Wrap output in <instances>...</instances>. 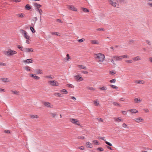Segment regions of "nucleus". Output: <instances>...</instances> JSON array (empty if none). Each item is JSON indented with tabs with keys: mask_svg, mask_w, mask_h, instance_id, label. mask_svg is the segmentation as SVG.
I'll return each instance as SVG.
<instances>
[{
	"mask_svg": "<svg viewBox=\"0 0 152 152\" xmlns=\"http://www.w3.org/2000/svg\"><path fill=\"white\" fill-rule=\"evenodd\" d=\"M94 57L97 61L99 62V64H102V63L104 60L105 56L102 53H98L94 54Z\"/></svg>",
	"mask_w": 152,
	"mask_h": 152,
	"instance_id": "f257e3e1",
	"label": "nucleus"
},
{
	"mask_svg": "<svg viewBox=\"0 0 152 152\" xmlns=\"http://www.w3.org/2000/svg\"><path fill=\"white\" fill-rule=\"evenodd\" d=\"M16 51L12 50L10 49H8L7 51H4V54L6 56H13L17 54Z\"/></svg>",
	"mask_w": 152,
	"mask_h": 152,
	"instance_id": "f03ea898",
	"label": "nucleus"
},
{
	"mask_svg": "<svg viewBox=\"0 0 152 152\" xmlns=\"http://www.w3.org/2000/svg\"><path fill=\"white\" fill-rule=\"evenodd\" d=\"M110 4L114 7H118L119 6L118 0H108Z\"/></svg>",
	"mask_w": 152,
	"mask_h": 152,
	"instance_id": "7ed1b4c3",
	"label": "nucleus"
},
{
	"mask_svg": "<svg viewBox=\"0 0 152 152\" xmlns=\"http://www.w3.org/2000/svg\"><path fill=\"white\" fill-rule=\"evenodd\" d=\"M20 32L21 34L23 35L24 37L26 39H29V38H30V36L28 35L27 33L25 30L21 29L20 30Z\"/></svg>",
	"mask_w": 152,
	"mask_h": 152,
	"instance_id": "20e7f679",
	"label": "nucleus"
},
{
	"mask_svg": "<svg viewBox=\"0 0 152 152\" xmlns=\"http://www.w3.org/2000/svg\"><path fill=\"white\" fill-rule=\"evenodd\" d=\"M43 103L44 106L50 108H53V104H51V103L48 102H44Z\"/></svg>",
	"mask_w": 152,
	"mask_h": 152,
	"instance_id": "39448f33",
	"label": "nucleus"
},
{
	"mask_svg": "<svg viewBox=\"0 0 152 152\" xmlns=\"http://www.w3.org/2000/svg\"><path fill=\"white\" fill-rule=\"evenodd\" d=\"M70 121L72 123L74 124L75 125L80 126V124L78 120H77L75 118H70Z\"/></svg>",
	"mask_w": 152,
	"mask_h": 152,
	"instance_id": "423d86ee",
	"label": "nucleus"
},
{
	"mask_svg": "<svg viewBox=\"0 0 152 152\" xmlns=\"http://www.w3.org/2000/svg\"><path fill=\"white\" fill-rule=\"evenodd\" d=\"M49 84L52 86H58V83L56 80H51L48 82Z\"/></svg>",
	"mask_w": 152,
	"mask_h": 152,
	"instance_id": "0eeeda50",
	"label": "nucleus"
},
{
	"mask_svg": "<svg viewBox=\"0 0 152 152\" xmlns=\"http://www.w3.org/2000/svg\"><path fill=\"white\" fill-rule=\"evenodd\" d=\"M33 49L32 48H24V50H23V52L30 53L33 52Z\"/></svg>",
	"mask_w": 152,
	"mask_h": 152,
	"instance_id": "6e6552de",
	"label": "nucleus"
},
{
	"mask_svg": "<svg viewBox=\"0 0 152 152\" xmlns=\"http://www.w3.org/2000/svg\"><path fill=\"white\" fill-rule=\"evenodd\" d=\"M75 79L77 81H81L83 80V77L80 75H77L74 76Z\"/></svg>",
	"mask_w": 152,
	"mask_h": 152,
	"instance_id": "1a4fd4ad",
	"label": "nucleus"
},
{
	"mask_svg": "<svg viewBox=\"0 0 152 152\" xmlns=\"http://www.w3.org/2000/svg\"><path fill=\"white\" fill-rule=\"evenodd\" d=\"M115 61H122L121 56H114L112 57Z\"/></svg>",
	"mask_w": 152,
	"mask_h": 152,
	"instance_id": "9d476101",
	"label": "nucleus"
},
{
	"mask_svg": "<svg viewBox=\"0 0 152 152\" xmlns=\"http://www.w3.org/2000/svg\"><path fill=\"white\" fill-rule=\"evenodd\" d=\"M114 121L117 123H119L121 121H123V120L122 118L120 117H114L113 118Z\"/></svg>",
	"mask_w": 152,
	"mask_h": 152,
	"instance_id": "9b49d317",
	"label": "nucleus"
},
{
	"mask_svg": "<svg viewBox=\"0 0 152 152\" xmlns=\"http://www.w3.org/2000/svg\"><path fill=\"white\" fill-rule=\"evenodd\" d=\"M23 62L25 64H29L33 62V60L31 58L28 59L23 60Z\"/></svg>",
	"mask_w": 152,
	"mask_h": 152,
	"instance_id": "f8f14e48",
	"label": "nucleus"
},
{
	"mask_svg": "<svg viewBox=\"0 0 152 152\" xmlns=\"http://www.w3.org/2000/svg\"><path fill=\"white\" fill-rule=\"evenodd\" d=\"M134 120L136 122L139 123L140 122L143 121H144V119L140 117H139L135 118Z\"/></svg>",
	"mask_w": 152,
	"mask_h": 152,
	"instance_id": "ddd939ff",
	"label": "nucleus"
},
{
	"mask_svg": "<svg viewBox=\"0 0 152 152\" xmlns=\"http://www.w3.org/2000/svg\"><path fill=\"white\" fill-rule=\"evenodd\" d=\"M134 100L135 103H138L142 102V99L140 97H137L134 99Z\"/></svg>",
	"mask_w": 152,
	"mask_h": 152,
	"instance_id": "4468645a",
	"label": "nucleus"
},
{
	"mask_svg": "<svg viewBox=\"0 0 152 152\" xmlns=\"http://www.w3.org/2000/svg\"><path fill=\"white\" fill-rule=\"evenodd\" d=\"M132 59L133 61H135L141 60V58L140 56H137L133 58Z\"/></svg>",
	"mask_w": 152,
	"mask_h": 152,
	"instance_id": "2eb2a0df",
	"label": "nucleus"
},
{
	"mask_svg": "<svg viewBox=\"0 0 152 152\" xmlns=\"http://www.w3.org/2000/svg\"><path fill=\"white\" fill-rule=\"evenodd\" d=\"M132 113H136L138 112V111L135 109H130L128 110Z\"/></svg>",
	"mask_w": 152,
	"mask_h": 152,
	"instance_id": "dca6fc26",
	"label": "nucleus"
},
{
	"mask_svg": "<svg viewBox=\"0 0 152 152\" xmlns=\"http://www.w3.org/2000/svg\"><path fill=\"white\" fill-rule=\"evenodd\" d=\"M34 75V74H30V76L31 77H34L36 80H39L40 79V78L38 76Z\"/></svg>",
	"mask_w": 152,
	"mask_h": 152,
	"instance_id": "f3484780",
	"label": "nucleus"
},
{
	"mask_svg": "<svg viewBox=\"0 0 152 152\" xmlns=\"http://www.w3.org/2000/svg\"><path fill=\"white\" fill-rule=\"evenodd\" d=\"M134 83L137 84H144L145 83L144 81L143 80H136L135 81Z\"/></svg>",
	"mask_w": 152,
	"mask_h": 152,
	"instance_id": "a211bd4d",
	"label": "nucleus"
},
{
	"mask_svg": "<svg viewBox=\"0 0 152 152\" xmlns=\"http://www.w3.org/2000/svg\"><path fill=\"white\" fill-rule=\"evenodd\" d=\"M1 80L4 82L6 83L7 82H9L10 81V80L7 78H2Z\"/></svg>",
	"mask_w": 152,
	"mask_h": 152,
	"instance_id": "6ab92c4d",
	"label": "nucleus"
},
{
	"mask_svg": "<svg viewBox=\"0 0 152 152\" xmlns=\"http://www.w3.org/2000/svg\"><path fill=\"white\" fill-rule=\"evenodd\" d=\"M86 146L89 148H92L93 146L92 144L89 142H87L86 143Z\"/></svg>",
	"mask_w": 152,
	"mask_h": 152,
	"instance_id": "aec40b11",
	"label": "nucleus"
},
{
	"mask_svg": "<svg viewBox=\"0 0 152 152\" xmlns=\"http://www.w3.org/2000/svg\"><path fill=\"white\" fill-rule=\"evenodd\" d=\"M69 8L71 10L74 11H77L75 7L73 5L69 6Z\"/></svg>",
	"mask_w": 152,
	"mask_h": 152,
	"instance_id": "412c9836",
	"label": "nucleus"
},
{
	"mask_svg": "<svg viewBox=\"0 0 152 152\" xmlns=\"http://www.w3.org/2000/svg\"><path fill=\"white\" fill-rule=\"evenodd\" d=\"M35 72L37 74H42L43 73L42 70L40 69H36Z\"/></svg>",
	"mask_w": 152,
	"mask_h": 152,
	"instance_id": "4be33fe9",
	"label": "nucleus"
},
{
	"mask_svg": "<svg viewBox=\"0 0 152 152\" xmlns=\"http://www.w3.org/2000/svg\"><path fill=\"white\" fill-rule=\"evenodd\" d=\"M91 42L92 44L98 45L99 44V42L96 40H91Z\"/></svg>",
	"mask_w": 152,
	"mask_h": 152,
	"instance_id": "5701e85b",
	"label": "nucleus"
},
{
	"mask_svg": "<svg viewBox=\"0 0 152 152\" xmlns=\"http://www.w3.org/2000/svg\"><path fill=\"white\" fill-rule=\"evenodd\" d=\"M78 67L80 69H86L87 68L86 67L84 66L83 65H78Z\"/></svg>",
	"mask_w": 152,
	"mask_h": 152,
	"instance_id": "b1692460",
	"label": "nucleus"
},
{
	"mask_svg": "<svg viewBox=\"0 0 152 152\" xmlns=\"http://www.w3.org/2000/svg\"><path fill=\"white\" fill-rule=\"evenodd\" d=\"M34 6L35 7H37V10H38V9H39V8L41 7V5L40 4H38L37 3H34Z\"/></svg>",
	"mask_w": 152,
	"mask_h": 152,
	"instance_id": "393cba45",
	"label": "nucleus"
},
{
	"mask_svg": "<svg viewBox=\"0 0 152 152\" xmlns=\"http://www.w3.org/2000/svg\"><path fill=\"white\" fill-rule=\"evenodd\" d=\"M31 6L27 4L25 6V8L26 10H30L31 9Z\"/></svg>",
	"mask_w": 152,
	"mask_h": 152,
	"instance_id": "a878e982",
	"label": "nucleus"
},
{
	"mask_svg": "<svg viewBox=\"0 0 152 152\" xmlns=\"http://www.w3.org/2000/svg\"><path fill=\"white\" fill-rule=\"evenodd\" d=\"M99 89L101 91H105L107 90V88L106 86H103L100 87Z\"/></svg>",
	"mask_w": 152,
	"mask_h": 152,
	"instance_id": "bb28decb",
	"label": "nucleus"
},
{
	"mask_svg": "<svg viewBox=\"0 0 152 152\" xmlns=\"http://www.w3.org/2000/svg\"><path fill=\"white\" fill-rule=\"evenodd\" d=\"M99 102L97 99L95 100L94 101V103L96 106H97L99 104Z\"/></svg>",
	"mask_w": 152,
	"mask_h": 152,
	"instance_id": "cd10ccee",
	"label": "nucleus"
},
{
	"mask_svg": "<svg viewBox=\"0 0 152 152\" xmlns=\"http://www.w3.org/2000/svg\"><path fill=\"white\" fill-rule=\"evenodd\" d=\"M30 117L32 119H34L35 118H37L39 117L37 115H30Z\"/></svg>",
	"mask_w": 152,
	"mask_h": 152,
	"instance_id": "c85d7f7f",
	"label": "nucleus"
},
{
	"mask_svg": "<svg viewBox=\"0 0 152 152\" xmlns=\"http://www.w3.org/2000/svg\"><path fill=\"white\" fill-rule=\"evenodd\" d=\"M82 9L83 11L85 12H89V10L86 8H82Z\"/></svg>",
	"mask_w": 152,
	"mask_h": 152,
	"instance_id": "c756f323",
	"label": "nucleus"
},
{
	"mask_svg": "<svg viewBox=\"0 0 152 152\" xmlns=\"http://www.w3.org/2000/svg\"><path fill=\"white\" fill-rule=\"evenodd\" d=\"M51 116L52 118H55L57 115L56 113H50Z\"/></svg>",
	"mask_w": 152,
	"mask_h": 152,
	"instance_id": "7c9ffc66",
	"label": "nucleus"
},
{
	"mask_svg": "<svg viewBox=\"0 0 152 152\" xmlns=\"http://www.w3.org/2000/svg\"><path fill=\"white\" fill-rule=\"evenodd\" d=\"M69 59H70V56H69V54H67L66 55V57L65 58H64V59L65 60H66L67 61H69Z\"/></svg>",
	"mask_w": 152,
	"mask_h": 152,
	"instance_id": "2f4dec72",
	"label": "nucleus"
},
{
	"mask_svg": "<svg viewBox=\"0 0 152 152\" xmlns=\"http://www.w3.org/2000/svg\"><path fill=\"white\" fill-rule=\"evenodd\" d=\"M51 34L52 35H57L58 36H59L60 35H59V34L58 32H51Z\"/></svg>",
	"mask_w": 152,
	"mask_h": 152,
	"instance_id": "473e14b6",
	"label": "nucleus"
},
{
	"mask_svg": "<svg viewBox=\"0 0 152 152\" xmlns=\"http://www.w3.org/2000/svg\"><path fill=\"white\" fill-rule=\"evenodd\" d=\"M96 119H97V121L99 122H102L104 121L102 119L100 118H96Z\"/></svg>",
	"mask_w": 152,
	"mask_h": 152,
	"instance_id": "72a5a7b5",
	"label": "nucleus"
},
{
	"mask_svg": "<svg viewBox=\"0 0 152 152\" xmlns=\"http://www.w3.org/2000/svg\"><path fill=\"white\" fill-rule=\"evenodd\" d=\"M17 16L20 18H23L24 17V14L23 13L19 14L17 15Z\"/></svg>",
	"mask_w": 152,
	"mask_h": 152,
	"instance_id": "f704fd0d",
	"label": "nucleus"
},
{
	"mask_svg": "<svg viewBox=\"0 0 152 152\" xmlns=\"http://www.w3.org/2000/svg\"><path fill=\"white\" fill-rule=\"evenodd\" d=\"M122 127L123 128H129V127L128 126L127 124H126L124 123L122 124Z\"/></svg>",
	"mask_w": 152,
	"mask_h": 152,
	"instance_id": "c9c22d12",
	"label": "nucleus"
},
{
	"mask_svg": "<svg viewBox=\"0 0 152 152\" xmlns=\"http://www.w3.org/2000/svg\"><path fill=\"white\" fill-rule=\"evenodd\" d=\"M113 104L115 106L119 107H121V105L119 103H118L116 102H113Z\"/></svg>",
	"mask_w": 152,
	"mask_h": 152,
	"instance_id": "e433bc0d",
	"label": "nucleus"
},
{
	"mask_svg": "<svg viewBox=\"0 0 152 152\" xmlns=\"http://www.w3.org/2000/svg\"><path fill=\"white\" fill-rule=\"evenodd\" d=\"M17 47L19 49H20L22 51L23 50H24V48H23V47L22 46H20L19 45H17Z\"/></svg>",
	"mask_w": 152,
	"mask_h": 152,
	"instance_id": "4c0bfd02",
	"label": "nucleus"
},
{
	"mask_svg": "<svg viewBox=\"0 0 152 152\" xmlns=\"http://www.w3.org/2000/svg\"><path fill=\"white\" fill-rule=\"evenodd\" d=\"M121 59L122 60L123 58H128L129 57L127 55H125L123 56H121Z\"/></svg>",
	"mask_w": 152,
	"mask_h": 152,
	"instance_id": "58836bf2",
	"label": "nucleus"
},
{
	"mask_svg": "<svg viewBox=\"0 0 152 152\" xmlns=\"http://www.w3.org/2000/svg\"><path fill=\"white\" fill-rule=\"evenodd\" d=\"M87 88L90 90L91 91H94L95 90V88L93 87H87Z\"/></svg>",
	"mask_w": 152,
	"mask_h": 152,
	"instance_id": "ea45409f",
	"label": "nucleus"
},
{
	"mask_svg": "<svg viewBox=\"0 0 152 152\" xmlns=\"http://www.w3.org/2000/svg\"><path fill=\"white\" fill-rule=\"evenodd\" d=\"M11 92L14 94L16 95H18L19 92L18 91H12Z\"/></svg>",
	"mask_w": 152,
	"mask_h": 152,
	"instance_id": "a19ab883",
	"label": "nucleus"
},
{
	"mask_svg": "<svg viewBox=\"0 0 152 152\" xmlns=\"http://www.w3.org/2000/svg\"><path fill=\"white\" fill-rule=\"evenodd\" d=\"M37 10L39 13L40 15V18L41 19V16L42 15L41 12H42V10L41 9H38V10ZM40 20H41V19H40Z\"/></svg>",
	"mask_w": 152,
	"mask_h": 152,
	"instance_id": "79ce46f5",
	"label": "nucleus"
},
{
	"mask_svg": "<svg viewBox=\"0 0 152 152\" xmlns=\"http://www.w3.org/2000/svg\"><path fill=\"white\" fill-rule=\"evenodd\" d=\"M25 68L26 71H31V70L30 69V67L29 66H25Z\"/></svg>",
	"mask_w": 152,
	"mask_h": 152,
	"instance_id": "37998d69",
	"label": "nucleus"
},
{
	"mask_svg": "<svg viewBox=\"0 0 152 152\" xmlns=\"http://www.w3.org/2000/svg\"><path fill=\"white\" fill-rule=\"evenodd\" d=\"M110 86L113 88V89H117L118 87L115 86L111 85Z\"/></svg>",
	"mask_w": 152,
	"mask_h": 152,
	"instance_id": "c03bdc74",
	"label": "nucleus"
},
{
	"mask_svg": "<svg viewBox=\"0 0 152 152\" xmlns=\"http://www.w3.org/2000/svg\"><path fill=\"white\" fill-rule=\"evenodd\" d=\"M54 95H55V96H58L60 97L62 96L61 94H60L59 93H55L54 94Z\"/></svg>",
	"mask_w": 152,
	"mask_h": 152,
	"instance_id": "a18cd8bd",
	"label": "nucleus"
},
{
	"mask_svg": "<svg viewBox=\"0 0 152 152\" xmlns=\"http://www.w3.org/2000/svg\"><path fill=\"white\" fill-rule=\"evenodd\" d=\"M45 77L48 78H51V79H53L54 78V77L51 76V75H48L47 76Z\"/></svg>",
	"mask_w": 152,
	"mask_h": 152,
	"instance_id": "49530a36",
	"label": "nucleus"
},
{
	"mask_svg": "<svg viewBox=\"0 0 152 152\" xmlns=\"http://www.w3.org/2000/svg\"><path fill=\"white\" fill-rule=\"evenodd\" d=\"M61 91L63 93H64V94H67L68 93L67 91L65 89H62L61 90Z\"/></svg>",
	"mask_w": 152,
	"mask_h": 152,
	"instance_id": "de8ad7c7",
	"label": "nucleus"
},
{
	"mask_svg": "<svg viewBox=\"0 0 152 152\" xmlns=\"http://www.w3.org/2000/svg\"><path fill=\"white\" fill-rule=\"evenodd\" d=\"M125 62L127 63L131 64L132 63L133 61L132 60H127L125 61Z\"/></svg>",
	"mask_w": 152,
	"mask_h": 152,
	"instance_id": "09e8293b",
	"label": "nucleus"
},
{
	"mask_svg": "<svg viewBox=\"0 0 152 152\" xmlns=\"http://www.w3.org/2000/svg\"><path fill=\"white\" fill-rule=\"evenodd\" d=\"M30 28L32 33H34L35 32V30L33 27H32V26H30Z\"/></svg>",
	"mask_w": 152,
	"mask_h": 152,
	"instance_id": "8fccbe9b",
	"label": "nucleus"
},
{
	"mask_svg": "<svg viewBox=\"0 0 152 152\" xmlns=\"http://www.w3.org/2000/svg\"><path fill=\"white\" fill-rule=\"evenodd\" d=\"M85 39L84 38H82L78 40L77 41L79 42H82L85 41Z\"/></svg>",
	"mask_w": 152,
	"mask_h": 152,
	"instance_id": "3c124183",
	"label": "nucleus"
},
{
	"mask_svg": "<svg viewBox=\"0 0 152 152\" xmlns=\"http://www.w3.org/2000/svg\"><path fill=\"white\" fill-rule=\"evenodd\" d=\"M143 110L146 113H148L149 112V110L148 109L146 108H144L143 109Z\"/></svg>",
	"mask_w": 152,
	"mask_h": 152,
	"instance_id": "603ef678",
	"label": "nucleus"
},
{
	"mask_svg": "<svg viewBox=\"0 0 152 152\" xmlns=\"http://www.w3.org/2000/svg\"><path fill=\"white\" fill-rule=\"evenodd\" d=\"M105 143L107 144V145H109V146H112V144H111L109 142H108L107 141H105Z\"/></svg>",
	"mask_w": 152,
	"mask_h": 152,
	"instance_id": "864d4df0",
	"label": "nucleus"
},
{
	"mask_svg": "<svg viewBox=\"0 0 152 152\" xmlns=\"http://www.w3.org/2000/svg\"><path fill=\"white\" fill-rule=\"evenodd\" d=\"M93 142L95 145H97L98 144V142L97 140H93Z\"/></svg>",
	"mask_w": 152,
	"mask_h": 152,
	"instance_id": "5fc2aeb1",
	"label": "nucleus"
},
{
	"mask_svg": "<svg viewBox=\"0 0 152 152\" xmlns=\"http://www.w3.org/2000/svg\"><path fill=\"white\" fill-rule=\"evenodd\" d=\"M78 138L80 139H84L85 138L83 136H80L78 137Z\"/></svg>",
	"mask_w": 152,
	"mask_h": 152,
	"instance_id": "6e6d98bb",
	"label": "nucleus"
},
{
	"mask_svg": "<svg viewBox=\"0 0 152 152\" xmlns=\"http://www.w3.org/2000/svg\"><path fill=\"white\" fill-rule=\"evenodd\" d=\"M97 150H99L100 151H104V149L103 148H102L100 147H99V148H97Z\"/></svg>",
	"mask_w": 152,
	"mask_h": 152,
	"instance_id": "4d7b16f0",
	"label": "nucleus"
},
{
	"mask_svg": "<svg viewBox=\"0 0 152 152\" xmlns=\"http://www.w3.org/2000/svg\"><path fill=\"white\" fill-rule=\"evenodd\" d=\"M116 81V80L115 79L111 80H110V82L111 83H115Z\"/></svg>",
	"mask_w": 152,
	"mask_h": 152,
	"instance_id": "13d9d810",
	"label": "nucleus"
},
{
	"mask_svg": "<svg viewBox=\"0 0 152 152\" xmlns=\"http://www.w3.org/2000/svg\"><path fill=\"white\" fill-rule=\"evenodd\" d=\"M99 139H102L104 141H106V140L103 137H98Z\"/></svg>",
	"mask_w": 152,
	"mask_h": 152,
	"instance_id": "bf43d9fd",
	"label": "nucleus"
},
{
	"mask_svg": "<svg viewBox=\"0 0 152 152\" xmlns=\"http://www.w3.org/2000/svg\"><path fill=\"white\" fill-rule=\"evenodd\" d=\"M30 39L29 38V39H26V42L27 44H29L30 43Z\"/></svg>",
	"mask_w": 152,
	"mask_h": 152,
	"instance_id": "052dcab7",
	"label": "nucleus"
},
{
	"mask_svg": "<svg viewBox=\"0 0 152 152\" xmlns=\"http://www.w3.org/2000/svg\"><path fill=\"white\" fill-rule=\"evenodd\" d=\"M6 64L5 63L0 62V66H6Z\"/></svg>",
	"mask_w": 152,
	"mask_h": 152,
	"instance_id": "680f3d73",
	"label": "nucleus"
},
{
	"mask_svg": "<svg viewBox=\"0 0 152 152\" xmlns=\"http://www.w3.org/2000/svg\"><path fill=\"white\" fill-rule=\"evenodd\" d=\"M5 91L4 89L0 88V92H5Z\"/></svg>",
	"mask_w": 152,
	"mask_h": 152,
	"instance_id": "e2e57ef3",
	"label": "nucleus"
},
{
	"mask_svg": "<svg viewBox=\"0 0 152 152\" xmlns=\"http://www.w3.org/2000/svg\"><path fill=\"white\" fill-rule=\"evenodd\" d=\"M68 87L69 88H73L74 87V86L71 84H68Z\"/></svg>",
	"mask_w": 152,
	"mask_h": 152,
	"instance_id": "0e129e2a",
	"label": "nucleus"
},
{
	"mask_svg": "<svg viewBox=\"0 0 152 152\" xmlns=\"http://www.w3.org/2000/svg\"><path fill=\"white\" fill-rule=\"evenodd\" d=\"M110 61L113 64H115V61H114V60L113 59V58H111V59H110Z\"/></svg>",
	"mask_w": 152,
	"mask_h": 152,
	"instance_id": "69168bd1",
	"label": "nucleus"
},
{
	"mask_svg": "<svg viewBox=\"0 0 152 152\" xmlns=\"http://www.w3.org/2000/svg\"><path fill=\"white\" fill-rule=\"evenodd\" d=\"M4 132L6 133H10V131L9 130H5L4 131Z\"/></svg>",
	"mask_w": 152,
	"mask_h": 152,
	"instance_id": "338daca9",
	"label": "nucleus"
},
{
	"mask_svg": "<svg viewBox=\"0 0 152 152\" xmlns=\"http://www.w3.org/2000/svg\"><path fill=\"white\" fill-rule=\"evenodd\" d=\"M148 4L150 7H152V3L150 2L148 3Z\"/></svg>",
	"mask_w": 152,
	"mask_h": 152,
	"instance_id": "774afa93",
	"label": "nucleus"
}]
</instances>
